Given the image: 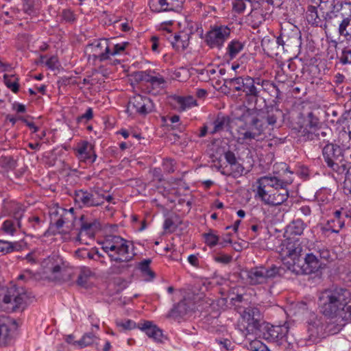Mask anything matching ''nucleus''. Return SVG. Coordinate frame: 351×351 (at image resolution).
Masks as SVG:
<instances>
[{
	"mask_svg": "<svg viewBox=\"0 0 351 351\" xmlns=\"http://www.w3.org/2000/svg\"><path fill=\"white\" fill-rule=\"evenodd\" d=\"M93 117V109H92V108H88L84 114H83L81 116L77 117V121L80 122V121H82L83 120L89 121V120L92 119Z\"/></svg>",
	"mask_w": 351,
	"mask_h": 351,
	"instance_id": "59",
	"label": "nucleus"
},
{
	"mask_svg": "<svg viewBox=\"0 0 351 351\" xmlns=\"http://www.w3.org/2000/svg\"><path fill=\"white\" fill-rule=\"evenodd\" d=\"M232 259V256L219 253L215 256L214 260L220 263L228 264L231 262Z\"/></svg>",
	"mask_w": 351,
	"mask_h": 351,
	"instance_id": "55",
	"label": "nucleus"
},
{
	"mask_svg": "<svg viewBox=\"0 0 351 351\" xmlns=\"http://www.w3.org/2000/svg\"><path fill=\"white\" fill-rule=\"evenodd\" d=\"M224 82L227 86L232 87L237 91L243 90L245 85V77H239L233 78L224 79Z\"/></svg>",
	"mask_w": 351,
	"mask_h": 351,
	"instance_id": "40",
	"label": "nucleus"
},
{
	"mask_svg": "<svg viewBox=\"0 0 351 351\" xmlns=\"http://www.w3.org/2000/svg\"><path fill=\"white\" fill-rule=\"evenodd\" d=\"M5 83L6 86L10 88L14 93H17L19 90V84L16 82H12L10 80L7 79L6 75L4 76Z\"/></svg>",
	"mask_w": 351,
	"mask_h": 351,
	"instance_id": "63",
	"label": "nucleus"
},
{
	"mask_svg": "<svg viewBox=\"0 0 351 351\" xmlns=\"http://www.w3.org/2000/svg\"><path fill=\"white\" fill-rule=\"evenodd\" d=\"M93 276V273L90 268L82 267L79 269L75 282L80 287H86L90 277Z\"/></svg>",
	"mask_w": 351,
	"mask_h": 351,
	"instance_id": "28",
	"label": "nucleus"
},
{
	"mask_svg": "<svg viewBox=\"0 0 351 351\" xmlns=\"http://www.w3.org/2000/svg\"><path fill=\"white\" fill-rule=\"evenodd\" d=\"M300 261L298 264H295V270H291L292 272L310 274L317 271L321 266L317 256L313 253L307 254L304 258H300Z\"/></svg>",
	"mask_w": 351,
	"mask_h": 351,
	"instance_id": "16",
	"label": "nucleus"
},
{
	"mask_svg": "<svg viewBox=\"0 0 351 351\" xmlns=\"http://www.w3.org/2000/svg\"><path fill=\"white\" fill-rule=\"evenodd\" d=\"M28 224L29 228L36 230L40 226V219L37 216H33L28 219Z\"/></svg>",
	"mask_w": 351,
	"mask_h": 351,
	"instance_id": "57",
	"label": "nucleus"
},
{
	"mask_svg": "<svg viewBox=\"0 0 351 351\" xmlns=\"http://www.w3.org/2000/svg\"><path fill=\"white\" fill-rule=\"evenodd\" d=\"M289 326L285 324L282 326H269L267 324L263 327L261 335L263 339L269 342H276L278 345H282L285 342H288L287 333Z\"/></svg>",
	"mask_w": 351,
	"mask_h": 351,
	"instance_id": "13",
	"label": "nucleus"
},
{
	"mask_svg": "<svg viewBox=\"0 0 351 351\" xmlns=\"http://www.w3.org/2000/svg\"><path fill=\"white\" fill-rule=\"evenodd\" d=\"M34 278V275L32 271L27 269L25 270L21 274H20L18 277L19 280L29 281L33 280Z\"/></svg>",
	"mask_w": 351,
	"mask_h": 351,
	"instance_id": "58",
	"label": "nucleus"
},
{
	"mask_svg": "<svg viewBox=\"0 0 351 351\" xmlns=\"http://www.w3.org/2000/svg\"><path fill=\"white\" fill-rule=\"evenodd\" d=\"M62 16L67 22H73L75 20V14L70 9L63 10Z\"/></svg>",
	"mask_w": 351,
	"mask_h": 351,
	"instance_id": "56",
	"label": "nucleus"
},
{
	"mask_svg": "<svg viewBox=\"0 0 351 351\" xmlns=\"http://www.w3.org/2000/svg\"><path fill=\"white\" fill-rule=\"evenodd\" d=\"M349 20L346 17L342 20L339 26V33L345 37L347 40H351V25Z\"/></svg>",
	"mask_w": 351,
	"mask_h": 351,
	"instance_id": "42",
	"label": "nucleus"
},
{
	"mask_svg": "<svg viewBox=\"0 0 351 351\" xmlns=\"http://www.w3.org/2000/svg\"><path fill=\"white\" fill-rule=\"evenodd\" d=\"M339 138L343 147L351 148V117L347 121V130L344 128L339 132Z\"/></svg>",
	"mask_w": 351,
	"mask_h": 351,
	"instance_id": "35",
	"label": "nucleus"
},
{
	"mask_svg": "<svg viewBox=\"0 0 351 351\" xmlns=\"http://www.w3.org/2000/svg\"><path fill=\"white\" fill-rule=\"evenodd\" d=\"M329 318L330 320L328 322L325 320L326 336L338 333L341 331L345 323L349 322L345 321L343 319H341V317Z\"/></svg>",
	"mask_w": 351,
	"mask_h": 351,
	"instance_id": "25",
	"label": "nucleus"
},
{
	"mask_svg": "<svg viewBox=\"0 0 351 351\" xmlns=\"http://www.w3.org/2000/svg\"><path fill=\"white\" fill-rule=\"evenodd\" d=\"M267 83L265 80H261L260 78L253 79L250 77H245V85L243 91L248 97H252L257 99L260 96L262 88H258L256 85L263 87L264 84Z\"/></svg>",
	"mask_w": 351,
	"mask_h": 351,
	"instance_id": "22",
	"label": "nucleus"
},
{
	"mask_svg": "<svg viewBox=\"0 0 351 351\" xmlns=\"http://www.w3.org/2000/svg\"><path fill=\"white\" fill-rule=\"evenodd\" d=\"M27 300V295L21 289L19 290L16 287H11L7 290L3 302L5 304H12V309L14 311H22L25 308Z\"/></svg>",
	"mask_w": 351,
	"mask_h": 351,
	"instance_id": "14",
	"label": "nucleus"
},
{
	"mask_svg": "<svg viewBox=\"0 0 351 351\" xmlns=\"http://www.w3.org/2000/svg\"><path fill=\"white\" fill-rule=\"evenodd\" d=\"M133 76L136 82H148L154 88L162 87L166 82L165 78L154 70L136 71Z\"/></svg>",
	"mask_w": 351,
	"mask_h": 351,
	"instance_id": "17",
	"label": "nucleus"
},
{
	"mask_svg": "<svg viewBox=\"0 0 351 351\" xmlns=\"http://www.w3.org/2000/svg\"><path fill=\"white\" fill-rule=\"evenodd\" d=\"M288 186H274V191L272 192L273 194H274V196L278 195L280 194H284V199L280 198V202H278L276 204H267V205L270 206H278L282 204L283 202H285L289 197V191L287 189Z\"/></svg>",
	"mask_w": 351,
	"mask_h": 351,
	"instance_id": "43",
	"label": "nucleus"
},
{
	"mask_svg": "<svg viewBox=\"0 0 351 351\" xmlns=\"http://www.w3.org/2000/svg\"><path fill=\"white\" fill-rule=\"evenodd\" d=\"M16 226L17 224L16 225L13 220L8 219L3 222L2 230L7 234H13L16 231Z\"/></svg>",
	"mask_w": 351,
	"mask_h": 351,
	"instance_id": "52",
	"label": "nucleus"
},
{
	"mask_svg": "<svg viewBox=\"0 0 351 351\" xmlns=\"http://www.w3.org/2000/svg\"><path fill=\"white\" fill-rule=\"evenodd\" d=\"M308 123H306V128L304 129H306L307 131H315L320 128H318L319 124L318 119L313 115L312 112L308 113Z\"/></svg>",
	"mask_w": 351,
	"mask_h": 351,
	"instance_id": "48",
	"label": "nucleus"
},
{
	"mask_svg": "<svg viewBox=\"0 0 351 351\" xmlns=\"http://www.w3.org/2000/svg\"><path fill=\"white\" fill-rule=\"evenodd\" d=\"M129 45L128 42H123L117 44H112L109 47V57L110 56H117L124 53L126 47Z\"/></svg>",
	"mask_w": 351,
	"mask_h": 351,
	"instance_id": "45",
	"label": "nucleus"
},
{
	"mask_svg": "<svg viewBox=\"0 0 351 351\" xmlns=\"http://www.w3.org/2000/svg\"><path fill=\"white\" fill-rule=\"evenodd\" d=\"M261 319L262 316L258 308L251 306L246 308L241 314V319L238 324L239 329L247 337L260 330Z\"/></svg>",
	"mask_w": 351,
	"mask_h": 351,
	"instance_id": "8",
	"label": "nucleus"
},
{
	"mask_svg": "<svg viewBox=\"0 0 351 351\" xmlns=\"http://www.w3.org/2000/svg\"><path fill=\"white\" fill-rule=\"evenodd\" d=\"M300 132L301 135L309 141H318L319 144L329 143L331 136V130L328 128H320L315 131H307L306 129H302Z\"/></svg>",
	"mask_w": 351,
	"mask_h": 351,
	"instance_id": "19",
	"label": "nucleus"
},
{
	"mask_svg": "<svg viewBox=\"0 0 351 351\" xmlns=\"http://www.w3.org/2000/svg\"><path fill=\"white\" fill-rule=\"evenodd\" d=\"M327 4H328V11L326 12V18L332 19L336 16V13L338 12L342 8V2L335 3V0L327 1L326 2L321 1L319 7L322 10L327 8Z\"/></svg>",
	"mask_w": 351,
	"mask_h": 351,
	"instance_id": "27",
	"label": "nucleus"
},
{
	"mask_svg": "<svg viewBox=\"0 0 351 351\" xmlns=\"http://www.w3.org/2000/svg\"><path fill=\"white\" fill-rule=\"evenodd\" d=\"M104 191L98 188L93 187L88 190H79L75 192L74 199L80 207H95L102 205L105 202Z\"/></svg>",
	"mask_w": 351,
	"mask_h": 351,
	"instance_id": "10",
	"label": "nucleus"
},
{
	"mask_svg": "<svg viewBox=\"0 0 351 351\" xmlns=\"http://www.w3.org/2000/svg\"><path fill=\"white\" fill-rule=\"evenodd\" d=\"M39 7V0H24L23 10L29 14L32 15L36 13Z\"/></svg>",
	"mask_w": 351,
	"mask_h": 351,
	"instance_id": "44",
	"label": "nucleus"
},
{
	"mask_svg": "<svg viewBox=\"0 0 351 351\" xmlns=\"http://www.w3.org/2000/svg\"><path fill=\"white\" fill-rule=\"evenodd\" d=\"M243 47L244 44L242 42L236 39L232 40L226 47V55L229 59L232 60L243 49Z\"/></svg>",
	"mask_w": 351,
	"mask_h": 351,
	"instance_id": "30",
	"label": "nucleus"
},
{
	"mask_svg": "<svg viewBox=\"0 0 351 351\" xmlns=\"http://www.w3.org/2000/svg\"><path fill=\"white\" fill-rule=\"evenodd\" d=\"M281 268L276 265L266 267L258 266L246 271V280L251 285L266 284L269 280L280 274Z\"/></svg>",
	"mask_w": 351,
	"mask_h": 351,
	"instance_id": "9",
	"label": "nucleus"
},
{
	"mask_svg": "<svg viewBox=\"0 0 351 351\" xmlns=\"http://www.w3.org/2000/svg\"><path fill=\"white\" fill-rule=\"evenodd\" d=\"M16 243L0 240V252L3 254L10 253L16 249Z\"/></svg>",
	"mask_w": 351,
	"mask_h": 351,
	"instance_id": "49",
	"label": "nucleus"
},
{
	"mask_svg": "<svg viewBox=\"0 0 351 351\" xmlns=\"http://www.w3.org/2000/svg\"><path fill=\"white\" fill-rule=\"evenodd\" d=\"M40 265L43 274L49 280L55 282L73 281V272L68 263L59 255L52 254L44 258Z\"/></svg>",
	"mask_w": 351,
	"mask_h": 351,
	"instance_id": "4",
	"label": "nucleus"
},
{
	"mask_svg": "<svg viewBox=\"0 0 351 351\" xmlns=\"http://www.w3.org/2000/svg\"><path fill=\"white\" fill-rule=\"evenodd\" d=\"M307 332L308 340L316 343L326 337L325 319L322 316L311 315L308 321Z\"/></svg>",
	"mask_w": 351,
	"mask_h": 351,
	"instance_id": "15",
	"label": "nucleus"
},
{
	"mask_svg": "<svg viewBox=\"0 0 351 351\" xmlns=\"http://www.w3.org/2000/svg\"><path fill=\"white\" fill-rule=\"evenodd\" d=\"M25 258L29 263H30L32 264L40 262V260L38 259V253L36 252H33L28 254L26 256Z\"/></svg>",
	"mask_w": 351,
	"mask_h": 351,
	"instance_id": "64",
	"label": "nucleus"
},
{
	"mask_svg": "<svg viewBox=\"0 0 351 351\" xmlns=\"http://www.w3.org/2000/svg\"><path fill=\"white\" fill-rule=\"evenodd\" d=\"M256 109H247L241 116L245 122L244 126H240L237 130V142L241 144H249L257 139L264 131V123L258 118Z\"/></svg>",
	"mask_w": 351,
	"mask_h": 351,
	"instance_id": "5",
	"label": "nucleus"
},
{
	"mask_svg": "<svg viewBox=\"0 0 351 351\" xmlns=\"http://www.w3.org/2000/svg\"><path fill=\"white\" fill-rule=\"evenodd\" d=\"M154 104L152 99L141 95H136L131 97L127 107V112L130 116H145L154 110Z\"/></svg>",
	"mask_w": 351,
	"mask_h": 351,
	"instance_id": "12",
	"label": "nucleus"
},
{
	"mask_svg": "<svg viewBox=\"0 0 351 351\" xmlns=\"http://www.w3.org/2000/svg\"><path fill=\"white\" fill-rule=\"evenodd\" d=\"M225 158L226 160L230 165V166H233V165H235L237 162H238L234 154L230 151L225 153Z\"/></svg>",
	"mask_w": 351,
	"mask_h": 351,
	"instance_id": "61",
	"label": "nucleus"
},
{
	"mask_svg": "<svg viewBox=\"0 0 351 351\" xmlns=\"http://www.w3.org/2000/svg\"><path fill=\"white\" fill-rule=\"evenodd\" d=\"M304 230V223L300 219L293 221L287 228L286 232L290 236L301 235Z\"/></svg>",
	"mask_w": 351,
	"mask_h": 351,
	"instance_id": "36",
	"label": "nucleus"
},
{
	"mask_svg": "<svg viewBox=\"0 0 351 351\" xmlns=\"http://www.w3.org/2000/svg\"><path fill=\"white\" fill-rule=\"evenodd\" d=\"M250 348L253 351H269L264 343L257 340L251 342Z\"/></svg>",
	"mask_w": 351,
	"mask_h": 351,
	"instance_id": "54",
	"label": "nucleus"
},
{
	"mask_svg": "<svg viewBox=\"0 0 351 351\" xmlns=\"http://www.w3.org/2000/svg\"><path fill=\"white\" fill-rule=\"evenodd\" d=\"M111 47V42L108 39H100L92 43L90 46L93 56L99 59L100 61H104L109 58V47Z\"/></svg>",
	"mask_w": 351,
	"mask_h": 351,
	"instance_id": "21",
	"label": "nucleus"
},
{
	"mask_svg": "<svg viewBox=\"0 0 351 351\" xmlns=\"http://www.w3.org/2000/svg\"><path fill=\"white\" fill-rule=\"evenodd\" d=\"M171 44L176 50L183 51L187 46L186 40H183L180 35H174Z\"/></svg>",
	"mask_w": 351,
	"mask_h": 351,
	"instance_id": "50",
	"label": "nucleus"
},
{
	"mask_svg": "<svg viewBox=\"0 0 351 351\" xmlns=\"http://www.w3.org/2000/svg\"><path fill=\"white\" fill-rule=\"evenodd\" d=\"M300 238L289 237L285 239L281 248L283 258V265L288 270H295V264L301 262L300 257L303 246Z\"/></svg>",
	"mask_w": 351,
	"mask_h": 351,
	"instance_id": "6",
	"label": "nucleus"
},
{
	"mask_svg": "<svg viewBox=\"0 0 351 351\" xmlns=\"http://www.w3.org/2000/svg\"><path fill=\"white\" fill-rule=\"evenodd\" d=\"M319 299L321 312L326 317L351 321V293L348 289L332 287L322 292Z\"/></svg>",
	"mask_w": 351,
	"mask_h": 351,
	"instance_id": "1",
	"label": "nucleus"
},
{
	"mask_svg": "<svg viewBox=\"0 0 351 351\" xmlns=\"http://www.w3.org/2000/svg\"><path fill=\"white\" fill-rule=\"evenodd\" d=\"M75 155L80 161L88 163H93L97 155L95 151V146L88 141L79 143L75 149Z\"/></svg>",
	"mask_w": 351,
	"mask_h": 351,
	"instance_id": "18",
	"label": "nucleus"
},
{
	"mask_svg": "<svg viewBox=\"0 0 351 351\" xmlns=\"http://www.w3.org/2000/svg\"><path fill=\"white\" fill-rule=\"evenodd\" d=\"M322 156L327 166L338 173H341L347 168L344 153L339 145L326 144L322 149Z\"/></svg>",
	"mask_w": 351,
	"mask_h": 351,
	"instance_id": "7",
	"label": "nucleus"
},
{
	"mask_svg": "<svg viewBox=\"0 0 351 351\" xmlns=\"http://www.w3.org/2000/svg\"><path fill=\"white\" fill-rule=\"evenodd\" d=\"M97 339V337L91 332L85 334L82 338L77 341L81 348L86 347L93 344Z\"/></svg>",
	"mask_w": 351,
	"mask_h": 351,
	"instance_id": "46",
	"label": "nucleus"
},
{
	"mask_svg": "<svg viewBox=\"0 0 351 351\" xmlns=\"http://www.w3.org/2000/svg\"><path fill=\"white\" fill-rule=\"evenodd\" d=\"M152 260L150 258L144 259L138 263V268L141 270L145 276H147L149 279H153L155 277L154 272L150 269Z\"/></svg>",
	"mask_w": 351,
	"mask_h": 351,
	"instance_id": "41",
	"label": "nucleus"
},
{
	"mask_svg": "<svg viewBox=\"0 0 351 351\" xmlns=\"http://www.w3.org/2000/svg\"><path fill=\"white\" fill-rule=\"evenodd\" d=\"M282 116V112L276 107H267L266 115L264 117L268 125H274L278 119Z\"/></svg>",
	"mask_w": 351,
	"mask_h": 351,
	"instance_id": "37",
	"label": "nucleus"
},
{
	"mask_svg": "<svg viewBox=\"0 0 351 351\" xmlns=\"http://www.w3.org/2000/svg\"><path fill=\"white\" fill-rule=\"evenodd\" d=\"M339 60L340 62L343 64H351V49L348 47H345L342 50Z\"/></svg>",
	"mask_w": 351,
	"mask_h": 351,
	"instance_id": "53",
	"label": "nucleus"
},
{
	"mask_svg": "<svg viewBox=\"0 0 351 351\" xmlns=\"http://www.w3.org/2000/svg\"><path fill=\"white\" fill-rule=\"evenodd\" d=\"M206 243L209 247H213L219 243V237L216 235L212 230L208 233L204 234Z\"/></svg>",
	"mask_w": 351,
	"mask_h": 351,
	"instance_id": "51",
	"label": "nucleus"
},
{
	"mask_svg": "<svg viewBox=\"0 0 351 351\" xmlns=\"http://www.w3.org/2000/svg\"><path fill=\"white\" fill-rule=\"evenodd\" d=\"M293 182L291 178H285L282 175H269L259 178L256 182V197L259 198L264 204H276L280 202V198L284 199V194L274 196L272 193L275 186H289Z\"/></svg>",
	"mask_w": 351,
	"mask_h": 351,
	"instance_id": "3",
	"label": "nucleus"
},
{
	"mask_svg": "<svg viewBox=\"0 0 351 351\" xmlns=\"http://www.w3.org/2000/svg\"><path fill=\"white\" fill-rule=\"evenodd\" d=\"M230 123V119L228 116L218 113L215 120L210 123L212 128L210 129L209 133L215 134L220 132L227 128Z\"/></svg>",
	"mask_w": 351,
	"mask_h": 351,
	"instance_id": "24",
	"label": "nucleus"
},
{
	"mask_svg": "<svg viewBox=\"0 0 351 351\" xmlns=\"http://www.w3.org/2000/svg\"><path fill=\"white\" fill-rule=\"evenodd\" d=\"M116 324L121 331L130 330L136 327L138 328L136 323L131 319L117 320Z\"/></svg>",
	"mask_w": 351,
	"mask_h": 351,
	"instance_id": "47",
	"label": "nucleus"
},
{
	"mask_svg": "<svg viewBox=\"0 0 351 351\" xmlns=\"http://www.w3.org/2000/svg\"><path fill=\"white\" fill-rule=\"evenodd\" d=\"M101 249L111 261L116 263H128L135 255L132 242L120 236L107 237L101 243Z\"/></svg>",
	"mask_w": 351,
	"mask_h": 351,
	"instance_id": "2",
	"label": "nucleus"
},
{
	"mask_svg": "<svg viewBox=\"0 0 351 351\" xmlns=\"http://www.w3.org/2000/svg\"><path fill=\"white\" fill-rule=\"evenodd\" d=\"M191 304V302L186 299L180 301L172 309V315L182 317L186 315L193 309Z\"/></svg>",
	"mask_w": 351,
	"mask_h": 351,
	"instance_id": "29",
	"label": "nucleus"
},
{
	"mask_svg": "<svg viewBox=\"0 0 351 351\" xmlns=\"http://www.w3.org/2000/svg\"><path fill=\"white\" fill-rule=\"evenodd\" d=\"M57 213L60 214V218L56 222L58 228H62L64 223L71 221L74 218L73 208L69 210L60 208Z\"/></svg>",
	"mask_w": 351,
	"mask_h": 351,
	"instance_id": "32",
	"label": "nucleus"
},
{
	"mask_svg": "<svg viewBox=\"0 0 351 351\" xmlns=\"http://www.w3.org/2000/svg\"><path fill=\"white\" fill-rule=\"evenodd\" d=\"M231 167L232 169V173L234 177L241 175L244 171L243 167L239 162L233 165V166H231Z\"/></svg>",
	"mask_w": 351,
	"mask_h": 351,
	"instance_id": "62",
	"label": "nucleus"
},
{
	"mask_svg": "<svg viewBox=\"0 0 351 351\" xmlns=\"http://www.w3.org/2000/svg\"><path fill=\"white\" fill-rule=\"evenodd\" d=\"M14 324V322L8 317L0 316V340L6 341Z\"/></svg>",
	"mask_w": 351,
	"mask_h": 351,
	"instance_id": "26",
	"label": "nucleus"
},
{
	"mask_svg": "<svg viewBox=\"0 0 351 351\" xmlns=\"http://www.w3.org/2000/svg\"><path fill=\"white\" fill-rule=\"evenodd\" d=\"M174 100L178 105V109L181 111H184L197 105L195 99L192 96H178L175 97Z\"/></svg>",
	"mask_w": 351,
	"mask_h": 351,
	"instance_id": "33",
	"label": "nucleus"
},
{
	"mask_svg": "<svg viewBox=\"0 0 351 351\" xmlns=\"http://www.w3.org/2000/svg\"><path fill=\"white\" fill-rule=\"evenodd\" d=\"M163 226L165 230L169 231H174L177 228V225L174 223L173 219L171 218L166 219Z\"/></svg>",
	"mask_w": 351,
	"mask_h": 351,
	"instance_id": "60",
	"label": "nucleus"
},
{
	"mask_svg": "<svg viewBox=\"0 0 351 351\" xmlns=\"http://www.w3.org/2000/svg\"><path fill=\"white\" fill-rule=\"evenodd\" d=\"M94 224L92 223H83L81 226L80 231L77 235V241L81 243L88 244L86 241L83 239L84 236L91 238L94 235Z\"/></svg>",
	"mask_w": 351,
	"mask_h": 351,
	"instance_id": "34",
	"label": "nucleus"
},
{
	"mask_svg": "<svg viewBox=\"0 0 351 351\" xmlns=\"http://www.w3.org/2000/svg\"><path fill=\"white\" fill-rule=\"evenodd\" d=\"M306 18L308 23L318 26L321 22L317 14V9L315 6L309 5L307 8Z\"/></svg>",
	"mask_w": 351,
	"mask_h": 351,
	"instance_id": "39",
	"label": "nucleus"
},
{
	"mask_svg": "<svg viewBox=\"0 0 351 351\" xmlns=\"http://www.w3.org/2000/svg\"><path fill=\"white\" fill-rule=\"evenodd\" d=\"M348 214L346 210L343 209L337 210L333 213V219H331L328 223H335V221H337V229H335L334 226H332V231L334 232H339V230L341 229L345 224V217H348Z\"/></svg>",
	"mask_w": 351,
	"mask_h": 351,
	"instance_id": "31",
	"label": "nucleus"
},
{
	"mask_svg": "<svg viewBox=\"0 0 351 351\" xmlns=\"http://www.w3.org/2000/svg\"><path fill=\"white\" fill-rule=\"evenodd\" d=\"M138 328L144 331L145 334L156 342H161L162 337V330L149 321L139 324Z\"/></svg>",
	"mask_w": 351,
	"mask_h": 351,
	"instance_id": "23",
	"label": "nucleus"
},
{
	"mask_svg": "<svg viewBox=\"0 0 351 351\" xmlns=\"http://www.w3.org/2000/svg\"><path fill=\"white\" fill-rule=\"evenodd\" d=\"M231 29L227 25L215 24L206 33L204 42L210 49H221L230 38Z\"/></svg>",
	"mask_w": 351,
	"mask_h": 351,
	"instance_id": "11",
	"label": "nucleus"
},
{
	"mask_svg": "<svg viewBox=\"0 0 351 351\" xmlns=\"http://www.w3.org/2000/svg\"><path fill=\"white\" fill-rule=\"evenodd\" d=\"M10 209L11 212L12 213V215L14 218V220L17 223V227L19 228H21V219L23 216L24 213V208L23 206L17 202H12L10 205Z\"/></svg>",
	"mask_w": 351,
	"mask_h": 351,
	"instance_id": "38",
	"label": "nucleus"
},
{
	"mask_svg": "<svg viewBox=\"0 0 351 351\" xmlns=\"http://www.w3.org/2000/svg\"><path fill=\"white\" fill-rule=\"evenodd\" d=\"M149 8L154 12L175 11L180 7L179 0H149Z\"/></svg>",
	"mask_w": 351,
	"mask_h": 351,
	"instance_id": "20",
	"label": "nucleus"
}]
</instances>
